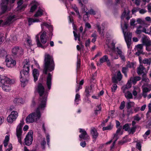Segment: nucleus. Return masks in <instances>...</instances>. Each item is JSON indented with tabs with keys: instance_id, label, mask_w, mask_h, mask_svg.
Returning a JSON list of instances; mask_svg holds the SVG:
<instances>
[{
	"instance_id": "obj_1",
	"label": "nucleus",
	"mask_w": 151,
	"mask_h": 151,
	"mask_svg": "<svg viewBox=\"0 0 151 151\" xmlns=\"http://www.w3.org/2000/svg\"><path fill=\"white\" fill-rule=\"evenodd\" d=\"M37 90L40 96L39 99V102L38 105H40L41 107H45L48 92L47 91H45L44 86L41 83H38Z\"/></svg>"
},
{
	"instance_id": "obj_2",
	"label": "nucleus",
	"mask_w": 151,
	"mask_h": 151,
	"mask_svg": "<svg viewBox=\"0 0 151 151\" xmlns=\"http://www.w3.org/2000/svg\"><path fill=\"white\" fill-rule=\"evenodd\" d=\"M30 64L29 62L26 61L23 66V70L20 72V81L22 83V86L24 87L28 82Z\"/></svg>"
},
{
	"instance_id": "obj_3",
	"label": "nucleus",
	"mask_w": 151,
	"mask_h": 151,
	"mask_svg": "<svg viewBox=\"0 0 151 151\" xmlns=\"http://www.w3.org/2000/svg\"><path fill=\"white\" fill-rule=\"evenodd\" d=\"M43 73L47 74V71L51 72L54 70L55 67L54 62L52 57L49 54H45L44 62Z\"/></svg>"
},
{
	"instance_id": "obj_4",
	"label": "nucleus",
	"mask_w": 151,
	"mask_h": 151,
	"mask_svg": "<svg viewBox=\"0 0 151 151\" xmlns=\"http://www.w3.org/2000/svg\"><path fill=\"white\" fill-rule=\"evenodd\" d=\"M45 108L44 107H41L40 105H38L35 111L31 113L26 117L25 119L26 122L29 123L33 122L35 121V117H36V120L40 119L41 117L40 110H44Z\"/></svg>"
},
{
	"instance_id": "obj_5",
	"label": "nucleus",
	"mask_w": 151,
	"mask_h": 151,
	"mask_svg": "<svg viewBox=\"0 0 151 151\" xmlns=\"http://www.w3.org/2000/svg\"><path fill=\"white\" fill-rule=\"evenodd\" d=\"M12 80L6 76H0V86L3 90L9 92L11 90Z\"/></svg>"
},
{
	"instance_id": "obj_6",
	"label": "nucleus",
	"mask_w": 151,
	"mask_h": 151,
	"mask_svg": "<svg viewBox=\"0 0 151 151\" xmlns=\"http://www.w3.org/2000/svg\"><path fill=\"white\" fill-rule=\"evenodd\" d=\"M7 52L3 48H0V57H2L6 56L5 62L6 63V65L9 68H12L14 67L16 64V62L13 60L12 58L6 55Z\"/></svg>"
},
{
	"instance_id": "obj_7",
	"label": "nucleus",
	"mask_w": 151,
	"mask_h": 151,
	"mask_svg": "<svg viewBox=\"0 0 151 151\" xmlns=\"http://www.w3.org/2000/svg\"><path fill=\"white\" fill-rule=\"evenodd\" d=\"M122 78V75L120 71L118 72L116 75H114L112 77L111 79L112 81V83H114L111 87L112 92H114L116 90L117 87L116 84L118 83V81H119L121 80Z\"/></svg>"
},
{
	"instance_id": "obj_8",
	"label": "nucleus",
	"mask_w": 151,
	"mask_h": 151,
	"mask_svg": "<svg viewBox=\"0 0 151 151\" xmlns=\"http://www.w3.org/2000/svg\"><path fill=\"white\" fill-rule=\"evenodd\" d=\"M125 41L127 43V47L129 49L131 45L132 38V33L130 32L129 29H122Z\"/></svg>"
},
{
	"instance_id": "obj_9",
	"label": "nucleus",
	"mask_w": 151,
	"mask_h": 151,
	"mask_svg": "<svg viewBox=\"0 0 151 151\" xmlns=\"http://www.w3.org/2000/svg\"><path fill=\"white\" fill-rule=\"evenodd\" d=\"M12 55L14 57L19 56L24 54V49L20 47L15 46L11 49Z\"/></svg>"
},
{
	"instance_id": "obj_10",
	"label": "nucleus",
	"mask_w": 151,
	"mask_h": 151,
	"mask_svg": "<svg viewBox=\"0 0 151 151\" xmlns=\"http://www.w3.org/2000/svg\"><path fill=\"white\" fill-rule=\"evenodd\" d=\"M33 132H29L24 139L25 143L27 146L30 145L33 141Z\"/></svg>"
},
{
	"instance_id": "obj_11",
	"label": "nucleus",
	"mask_w": 151,
	"mask_h": 151,
	"mask_svg": "<svg viewBox=\"0 0 151 151\" xmlns=\"http://www.w3.org/2000/svg\"><path fill=\"white\" fill-rule=\"evenodd\" d=\"M79 130V132L81 133L79 135V138L81 139L80 141L82 139L86 140L89 138V136L84 129L80 128Z\"/></svg>"
},
{
	"instance_id": "obj_12",
	"label": "nucleus",
	"mask_w": 151,
	"mask_h": 151,
	"mask_svg": "<svg viewBox=\"0 0 151 151\" xmlns=\"http://www.w3.org/2000/svg\"><path fill=\"white\" fill-rule=\"evenodd\" d=\"M52 78V76L51 73H48L46 79V85L49 90L51 88Z\"/></svg>"
},
{
	"instance_id": "obj_13",
	"label": "nucleus",
	"mask_w": 151,
	"mask_h": 151,
	"mask_svg": "<svg viewBox=\"0 0 151 151\" xmlns=\"http://www.w3.org/2000/svg\"><path fill=\"white\" fill-rule=\"evenodd\" d=\"M8 2L9 0H2L1 6L2 12L1 14L4 13L6 11Z\"/></svg>"
},
{
	"instance_id": "obj_14",
	"label": "nucleus",
	"mask_w": 151,
	"mask_h": 151,
	"mask_svg": "<svg viewBox=\"0 0 151 151\" xmlns=\"http://www.w3.org/2000/svg\"><path fill=\"white\" fill-rule=\"evenodd\" d=\"M99 61L101 63L106 62L107 65L108 66H110L111 65V64L110 60L109 59L107 55H104L100 59Z\"/></svg>"
},
{
	"instance_id": "obj_15",
	"label": "nucleus",
	"mask_w": 151,
	"mask_h": 151,
	"mask_svg": "<svg viewBox=\"0 0 151 151\" xmlns=\"http://www.w3.org/2000/svg\"><path fill=\"white\" fill-rule=\"evenodd\" d=\"M47 33L45 31L43 32L40 35V40L42 44H45L47 42Z\"/></svg>"
},
{
	"instance_id": "obj_16",
	"label": "nucleus",
	"mask_w": 151,
	"mask_h": 151,
	"mask_svg": "<svg viewBox=\"0 0 151 151\" xmlns=\"http://www.w3.org/2000/svg\"><path fill=\"white\" fill-rule=\"evenodd\" d=\"M142 40L143 45L145 46L147 45L150 44H151V40L149 37L146 36L142 37Z\"/></svg>"
},
{
	"instance_id": "obj_17",
	"label": "nucleus",
	"mask_w": 151,
	"mask_h": 151,
	"mask_svg": "<svg viewBox=\"0 0 151 151\" xmlns=\"http://www.w3.org/2000/svg\"><path fill=\"white\" fill-rule=\"evenodd\" d=\"M92 85L90 86H86L85 88V93L86 97L88 98L90 96V93L92 90Z\"/></svg>"
},
{
	"instance_id": "obj_18",
	"label": "nucleus",
	"mask_w": 151,
	"mask_h": 151,
	"mask_svg": "<svg viewBox=\"0 0 151 151\" xmlns=\"http://www.w3.org/2000/svg\"><path fill=\"white\" fill-rule=\"evenodd\" d=\"M129 10H128V9L126 10L125 9L124 10L123 13L121 17V19H122L125 17H126V19L127 20H129L130 18L129 17Z\"/></svg>"
},
{
	"instance_id": "obj_19",
	"label": "nucleus",
	"mask_w": 151,
	"mask_h": 151,
	"mask_svg": "<svg viewBox=\"0 0 151 151\" xmlns=\"http://www.w3.org/2000/svg\"><path fill=\"white\" fill-rule=\"evenodd\" d=\"M15 18V15L9 16L7 18L6 21L5 22V24H10L16 19Z\"/></svg>"
},
{
	"instance_id": "obj_20",
	"label": "nucleus",
	"mask_w": 151,
	"mask_h": 151,
	"mask_svg": "<svg viewBox=\"0 0 151 151\" xmlns=\"http://www.w3.org/2000/svg\"><path fill=\"white\" fill-rule=\"evenodd\" d=\"M32 74L34 78V81L35 82L37 80L39 76V73L38 70L37 69H34L33 70Z\"/></svg>"
},
{
	"instance_id": "obj_21",
	"label": "nucleus",
	"mask_w": 151,
	"mask_h": 151,
	"mask_svg": "<svg viewBox=\"0 0 151 151\" xmlns=\"http://www.w3.org/2000/svg\"><path fill=\"white\" fill-rule=\"evenodd\" d=\"M91 134L92 136L93 139H97L98 136V134L95 128H93L91 130Z\"/></svg>"
},
{
	"instance_id": "obj_22",
	"label": "nucleus",
	"mask_w": 151,
	"mask_h": 151,
	"mask_svg": "<svg viewBox=\"0 0 151 151\" xmlns=\"http://www.w3.org/2000/svg\"><path fill=\"white\" fill-rule=\"evenodd\" d=\"M75 30V31H73L74 36L75 37V40H76L79 35H81L80 33L82 32L83 29H79L80 30L79 31L78 34H77V29H74Z\"/></svg>"
},
{
	"instance_id": "obj_23",
	"label": "nucleus",
	"mask_w": 151,
	"mask_h": 151,
	"mask_svg": "<svg viewBox=\"0 0 151 151\" xmlns=\"http://www.w3.org/2000/svg\"><path fill=\"white\" fill-rule=\"evenodd\" d=\"M18 113L16 111H12L10 114L9 115L8 117V119H9L10 118H12L14 119H16L18 116ZM10 120V119H9Z\"/></svg>"
},
{
	"instance_id": "obj_24",
	"label": "nucleus",
	"mask_w": 151,
	"mask_h": 151,
	"mask_svg": "<svg viewBox=\"0 0 151 151\" xmlns=\"http://www.w3.org/2000/svg\"><path fill=\"white\" fill-rule=\"evenodd\" d=\"M78 55H77V61L76 63V70L77 72L79 71L81 66V59L78 58Z\"/></svg>"
},
{
	"instance_id": "obj_25",
	"label": "nucleus",
	"mask_w": 151,
	"mask_h": 151,
	"mask_svg": "<svg viewBox=\"0 0 151 151\" xmlns=\"http://www.w3.org/2000/svg\"><path fill=\"white\" fill-rule=\"evenodd\" d=\"M14 102L16 104H22L24 102V100L21 98L17 97L14 99Z\"/></svg>"
},
{
	"instance_id": "obj_26",
	"label": "nucleus",
	"mask_w": 151,
	"mask_h": 151,
	"mask_svg": "<svg viewBox=\"0 0 151 151\" xmlns=\"http://www.w3.org/2000/svg\"><path fill=\"white\" fill-rule=\"evenodd\" d=\"M36 39L37 47H41L42 48H43L44 46L42 45L39 39V35H37L36 36Z\"/></svg>"
},
{
	"instance_id": "obj_27",
	"label": "nucleus",
	"mask_w": 151,
	"mask_h": 151,
	"mask_svg": "<svg viewBox=\"0 0 151 151\" xmlns=\"http://www.w3.org/2000/svg\"><path fill=\"white\" fill-rule=\"evenodd\" d=\"M131 125L130 123H127L123 125L122 127V129L126 131H129L130 127Z\"/></svg>"
},
{
	"instance_id": "obj_28",
	"label": "nucleus",
	"mask_w": 151,
	"mask_h": 151,
	"mask_svg": "<svg viewBox=\"0 0 151 151\" xmlns=\"http://www.w3.org/2000/svg\"><path fill=\"white\" fill-rule=\"evenodd\" d=\"M43 11L41 9H39L34 15L35 17L41 16L43 14Z\"/></svg>"
},
{
	"instance_id": "obj_29",
	"label": "nucleus",
	"mask_w": 151,
	"mask_h": 151,
	"mask_svg": "<svg viewBox=\"0 0 151 151\" xmlns=\"http://www.w3.org/2000/svg\"><path fill=\"white\" fill-rule=\"evenodd\" d=\"M10 42L13 43H16L17 42V39L16 36H12L10 38Z\"/></svg>"
},
{
	"instance_id": "obj_30",
	"label": "nucleus",
	"mask_w": 151,
	"mask_h": 151,
	"mask_svg": "<svg viewBox=\"0 0 151 151\" xmlns=\"http://www.w3.org/2000/svg\"><path fill=\"white\" fill-rule=\"evenodd\" d=\"M39 22V20L37 19H34L29 18L28 19L29 24V25H31L33 22Z\"/></svg>"
},
{
	"instance_id": "obj_31",
	"label": "nucleus",
	"mask_w": 151,
	"mask_h": 151,
	"mask_svg": "<svg viewBox=\"0 0 151 151\" xmlns=\"http://www.w3.org/2000/svg\"><path fill=\"white\" fill-rule=\"evenodd\" d=\"M145 69V68L143 66H142L141 67H140L137 70V73L139 75H141L144 73V70Z\"/></svg>"
},
{
	"instance_id": "obj_32",
	"label": "nucleus",
	"mask_w": 151,
	"mask_h": 151,
	"mask_svg": "<svg viewBox=\"0 0 151 151\" xmlns=\"http://www.w3.org/2000/svg\"><path fill=\"white\" fill-rule=\"evenodd\" d=\"M137 128V126H132L131 129L130 128L129 131L128 132L129 134H133L136 132Z\"/></svg>"
},
{
	"instance_id": "obj_33",
	"label": "nucleus",
	"mask_w": 151,
	"mask_h": 151,
	"mask_svg": "<svg viewBox=\"0 0 151 151\" xmlns=\"http://www.w3.org/2000/svg\"><path fill=\"white\" fill-rule=\"evenodd\" d=\"M122 126H121L117 130L116 134H114V137L115 139H117V140L118 139V134L120 132L122 129Z\"/></svg>"
},
{
	"instance_id": "obj_34",
	"label": "nucleus",
	"mask_w": 151,
	"mask_h": 151,
	"mask_svg": "<svg viewBox=\"0 0 151 151\" xmlns=\"http://www.w3.org/2000/svg\"><path fill=\"white\" fill-rule=\"evenodd\" d=\"M127 64L126 65V67L128 69V68H134V64L133 62H130L128 61L127 63Z\"/></svg>"
},
{
	"instance_id": "obj_35",
	"label": "nucleus",
	"mask_w": 151,
	"mask_h": 151,
	"mask_svg": "<svg viewBox=\"0 0 151 151\" xmlns=\"http://www.w3.org/2000/svg\"><path fill=\"white\" fill-rule=\"evenodd\" d=\"M22 130L16 129V135L17 137H21Z\"/></svg>"
},
{
	"instance_id": "obj_36",
	"label": "nucleus",
	"mask_w": 151,
	"mask_h": 151,
	"mask_svg": "<svg viewBox=\"0 0 151 151\" xmlns=\"http://www.w3.org/2000/svg\"><path fill=\"white\" fill-rule=\"evenodd\" d=\"M137 52L135 53V55L138 56H139L141 54L144 55V53L143 52V50H137Z\"/></svg>"
},
{
	"instance_id": "obj_37",
	"label": "nucleus",
	"mask_w": 151,
	"mask_h": 151,
	"mask_svg": "<svg viewBox=\"0 0 151 151\" xmlns=\"http://www.w3.org/2000/svg\"><path fill=\"white\" fill-rule=\"evenodd\" d=\"M140 77L139 76H135L134 78L132 81L133 83L135 84L137 81L140 80Z\"/></svg>"
},
{
	"instance_id": "obj_38",
	"label": "nucleus",
	"mask_w": 151,
	"mask_h": 151,
	"mask_svg": "<svg viewBox=\"0 0 151 151\" xmlns=\"http://www.w3.org/2000/svg\"><path fill=\"white\" fill-rule=\"evenodd\" d=\"M24 124L23 121H21L19 125L17 126V129L22 130V127Z\"/></svg>"
},
{
	"instance_id": "obj_39",
	"label": "nucleus",
	"mask_w": 151,
	"mask_h": 151,
	"mask_svg": "<svg viewBox=\"0 0 151 151\" xmlns=\"http://www.w3.org/2000/svg\"><path fill=\"white\" fill-rule=\"evenodd\" d=\"M132 104H134V102L131 101L127 102L126 105V107L127 109H131V107H132V105H131Z\"/></svg>"
},
{
	"instance_id": "obj_40",
	"label": "nucleus",
	"mask_w": 151,
	"mask_h": 151,
	"mask_svg": "<svg viewBox=\"0 0 151 151\" xmlns=\"http://www.w3.org/2000/svg\"><path fill=\"white\" fill-rule=\"evenodd\" d=\"M43 26H45L46 27L48 28H52L53 27L51 25L46 23H44L41 25L42 27Z\"/></svg>"
},
{
	"instance_id": "obj_41",
	"label": "nucleus",
	"mask_w": 151,
	"mask_h": 151,
	"mask_svg": "<svg viewBox=\"0 0 151 151\" xmlns=\"http://www.w3.org/2000/svg\"><path fill=\"white\" fill-rule=\"evenodd\" d=\"M97 31L101 36H103L105 34L104 29H98Z\"/></svg>"
},
{
	"instance_id": "obj_42",
	"label": "nucleus",
	"mask_w": 151,
	"mask_h": 151,
	"mask_svg": "<svg viewBox=\"0 0 151 151\" xmlns=\"http://www.w3.org/2000/svg\"><path fill=\"white\" fill-rule=\"evenodd\" d=\"M125 96L127 99H131L133 98V96L132 93L128 91V93L127 95H125Z\"/></svg>"
},
{
	"instance_id": "obj_43",
	"label": "nucleus",
	"mask_w": 151,
	"mask_h": 151,
	"mask_svg": "<svg viewBox=\"0 0 151 151\" xmlns=\"http://www.w3.org/2000/svg\"><path fill=\"white\" fill-rule=\"evenodd\" d=\"M112 128L111 126V125H109L107 126L104 127L103 128V131L106 130H110Z\"/></svg>"
},
{
	"instance_id": "obj_44",
	"label": "nucleus",
	"mask_w": 151,
	"mask_h": 151,
	"mask_svg": "<svg viewBox=\"0 0 151 151\" xmlns=\"http://www.w3.org/2000/svg\"><path fill=\"white\" fill-rule=\"evenodd\" d=\"M27 5L25 4H23L17 8L18 10H23L26 7Z\"/></svg>"
},
{
	"instance_id": "obj_45",
	"label": "nucleus",
	"mask_w": 151,
	"mask_h": 151,
	"mask_svg": "<svg viewBox=\"0 0 151 151\" xmlns=\"http://www.w3.org/2000/svg\"><path fill=\"white\" fill-rule=\"evenodd\" d=\"M128 70V69L126 66L122 67V72L123 73H127Z\"/></svg>"
},
{
	"instance_id": "obj_46",
	"label": "nucleus",
	"mask_w": 151,
	"mask_h": 151,
	"mask_svg": "<svg viewBox=\"0 0 151 151\" xmlns=\"http://www.w3.org/2000/svg\"><path fill=\"white\" fill-rule=\"evenodd\" d=\"M37 8V5L36 4H34L31 7L30 10L31 12H34Z\"/></svg>"
},
{
	"instance_id": "obj_47",
	"label": "nucleus",
	"mask_w": 151,
	"mask_h": 151,
	"mask_svg": "<svg viewBox=\"0 0 151 151\" xmlns=\"http://www.w3.org/2000/svg\"><path fill=\"white\" fill-rule=\"evenodd\" d=\"M46 144V142L45 140H43L41 142V147L43 149H45V145Z\"/></svg>"
},
{
	"instance_id": "obj_48",
	"label": "nucleus",
	"mask_w": 151,
	"mask_h": 151,
	"mask_svg": "<svg viewBox=\"0 0 151 151\" xmlns=\"http://www.w3.org/2000/svg\"><path fill=\"white\" fill-rule=\"evenodd\" d=\"M141 119V118L139 116L138 114H137L134 116V120L139 121Z\"/></svg>"
},
{
	"instance_id": "obj_49",
	"label": "nucleus",
	"mask_w": 151,
	"mask_h": 151,
	"mask_svg": "<svg viewBox=\"0 0 151 151\" xmlns=\"http://www.w3.org/2000/svg\"><path fill=\"white\" fill-rule=\"evenodd\" d=\"M127 115L128 116H129L130 114L133 113V109L132 108L130 109H127Z\"/></svg>"
},
{
	"instance_id": "obj_50",
	"label": "nucleus",
	"mask_w": 151,
	"mask_h": 151,
	"mask_svg": "<svg viewBox=\"0 0 151 151\" xmlns=\"http://www.w3.org/2000/svg\"><path fill=\"white\" fill-rule=\"evenodd\" d=\"M141 147L142 146L140 142H137L136 145V148L138 149L139 150L141 151L142 150Z\"/></svg>"
},
{
	"instance_id": "obj_51",
	"label": "nucleus",
	"mask_w": 151,
	"mask_h": 151,
	"mask_svg": "<svg viewBox=\"0 0 151 151\" xmlns=\"http://www.w3.org/2000/svg\"><path fill=\"white\" fill-rule=\"evenodd\" d=\"M125 107V102L123 101L121 103L119 107V109L121 110L123 109Z\"/></svg>"
},
{
	"instance_id": "obj_52",
	"label": "nucleus",
	"mask_w": 151,
	"mask_h": 151,
	"mask_svg": "<svg viewBox=\"0 0 151 151\" xmlns=\"http://www.w3.org/2000/svg\"><path fill=\"white\" fill-rule=\"evenodd\" d=\"M137 22L139 24L142 25L143 24L145 23L144 22V21L142 20L140 18H138L137 19Z\"/></svg>"
},
{
	"instance_id": "obj_53",
	"label": "nucleus",
	"mask_w": 151,
	"mask_h": 151,
	"mask_svg": "<svg viewBox=\"0 0 151 151\" xmlns=\"http://www.w3.org/2000/svg\"><path fill=\"white\" fill-rule=\"evenodd\" d=\"M143 63L144 64H147L150 65L151 62L148 59L145 58L143 60Z\"/></svg>"
},
{
	"instance_id": "obj_54",
	"label": "nucleus",
	"mask_w": 151,
	"mask_h": 151,
	"mask_svg": "<svg viewBox=\"0 0 151 151\" xmlns=\"http://www.w3.org/2000/svg\"><path fill=\"white\" fill-rule=\"evenodd\" d=\"M136 22L135 19H132L130 20V25L132 26H134L136 25L135 23Z\"/></svg>"
},
{
	"instance_id": "obj_55",
	"label": "nucleus",
	"mask_w": 151,
	"mask_h": 151,
	"mask_svg": "<svg viewBox=\"0 0 151 151\" xmlns=\"http://www.w3.org/2000/svg\"><path fill=\"white\" fill-rule=\"evenodd\" d=\"M80 98V95L78 93H77L75 96V101L77 102L79 100V99Z\"/></svg>"
},
{
	"instance_id": "obj_56",
	"label": "nucleus",
	"mask_w": 151,
	"mask_h": 151,
	"mask_svg": "<svg viewBox=\"0 0 151 151\" xmlns=\"http://www.w3.org/2000/svg\"><path fill=\"white\" fill-rule=\"evenodd\" d=\"M146 47V50L148 51H151V44H150L147 45L145 46Z\"/></svg>"
},
{
	"instance_id": "obj_57",
	"label": "nucleus",
	"mask_w": 151,
	"mask_h": 151,
	"mask_svg": "<svg viewBox=\"0 0 151 151\" xmlns=\"http://www.w3.org/2000/svg\"><path fill=\"white\" fill-rule=\"evenodd\" d=\"M148 110L147 113V116L149 114L151 113V103L149 104L148 106Z\"/></svg>"
},
{
	"instance_id": "obj_58",
	"label": "nucleus",
	"mask_w": 151,
	"mask_h": 151,
	"mask_svg": "<svg viewBox=\"0 0 151 151\" xmlns=\"http://www.w3.org/2000/svg\"><path fill=\"white\" fill-rule=\"evenodd\" d=\"M116 51L117 52L118 55L119 56L122 54V50L121 49H119L118 47H116Z\"/></svg>"
},
{
	"instance_id": "obj_59",
	"label": "nucleus",
	"mask_w": 151,
	"mask_h": 151,
	"mask_svg": "<svg viewBox=\"0 0 151 151\" xmlns=\"http://www.w3.org/2000/svg\"><path fill=\"white\" fill-rule=\"evenodd\" d=\"M89 13L90 14L95 15L96 14V11H94L93 9H91L89 11Z\"/></svg>"
},
{
	"instance_id": "obj_60",
	"label": "nucleus",
	"mask_w": 151,
	"mask_h": 151,
	"mask_svg": "<svg viewBox=\"0 0 151 151\" xmlns=\"http://www.w3.org/2000/svg\"><path fill=\"white\" fill-rule=\"evenodd\" d=\"M90 42V39H88L87 40H86L85 43V46L86 47H89V46Z\"/></svg>"
},
{
	"instance_id": "obj_61",
	"label": "nucleus",
	"mask_w": 151,
	"mask_h": 151,
	"mask_svg": "<svg viewBox=\"0 0 151 151\" xmlns=\"http://www.w3.org/2000/svg\"><path fill=\"white\" fill-rule=\"evenodd\" d=\"M137 49L143 50V45L142 44H138L136 46Z\"/></svg>"
},
{
	"instance_id": "obj_62",
	"label": "nucleus",
	"mask_w": 151,
	"mask_h": 151,
	"mask_svg": "<svg viewBox=\"0 0 151 151\" xmlns=\"http://www.w3.org/2000/svg\"><path fill=\"white\" fill-rule=\"evenodd\" d=\"M23 1L22 0H20L17 2V5L18 6H17V8L19 7L20 6H21L22 5H23Z\"/></svg>"
},
{
	"instance_id": "obj_63",
	"label": "nucleus",
	"mask_w": 151,
	"mask_h": 151,
	"mask_svg": "<svg viewBox=\"0 0 151 151\" xmlns=\"http://www.w3.org/2000/svg\"><path fill=\"white\" fill-rule=\"evenodd\" d=\"M80 145L83 147H84L86 145V143L85 141H83L80 142Z\"/></svg>"
},
{
	"instance_id": "obj_64",
	"label": "nucleus",
	"mask_w": 151,
	"mask_h": 151,
	"mask_svg": "<svg viewBox=\"0 0 151 151\" xmlns=\"http://www.w3.org/2000/svg\"><path fill=\"white\" fill-rule=\"evenodd\" d=\"M9 140V136L6 135L4 141V142H8Z\"/></svg>"
}]
</instances>
